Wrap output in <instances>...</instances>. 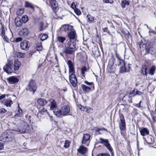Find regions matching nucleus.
I'll list each match as a JSON object with an SVG mask.
<instances>
[{
	"label": "nucleus",
	"instance_id": "obj_1",
	"mask_svg": "<svg viewBox=\"0 0 156 156\" xmlns=\"http://www.w3.org/2000/svg\"><path fill=\"white\" fill-rule=\"evenodd\" d=\"M18 121L21 123L20 127L19 128H14V131L23 133H25L26 130H28L29 129V126L27 124L20 119Z\"/></svg>",
	"mask_w": 156,
	"mask_h": 156
},
{
	"label": "nucleus",
	"instance_id": "obj_2",
	"mask_svg": "<svg viewBox=\"0 0 156 156\" xmlns=\"http://www.w3.org/2000/svg\"><path fill=\"white\" fill-rule=\"evenodd\" d=\"M13 138V134L11 132H9L3 134L0 137V139L3 142H9L11 141Z\"/></svg>",
	"mask_w": 156,
	"mask_h": 156
},
{
	"label": "nucleus",
	"instance_id": "obj_3",
	"mask_svg": "<svg viewBox=\"0 0 156 156\" xmlns=\"http://www.w3.org/2000/svg\"><path fill=\"white\" fill-rule=\"evenodd\" d=\"M37 88V85L35 81L31 80L29 82L27 90H29L30 92H32L34 94L36 91Z\"/></svg>",
	"mask_w": 156,
	"mask_h": 156
},
{
	"label": "nucleus",
	"instance_id": "obj_4",
	"mask_svg": "<svg viewBox=\"0 0 156 156\" xmlns=\"http://www.w3.org/2000/svg\"><path fill=\"white\" fill-rule=\"evenodd\" d=\"M13 62L10 61L8 63L3 67V69L8 73H10L13 72Z\"/></svg>",
	"mask_w": 156,
	"mask_h": 156
},
{
	"label": "nucleus",
	"instance_id": "obj_5",
	"mask_svg": "<svg viewBox=\"0 0 156 156\" xmlns=\"http://www.w3.org/2000/svg\"><path fill=\"white\" fill-rule=\"evenodd\" d=\"M143 47H144L146 53L147 54H150V53H152L151 50L153 48L152 44L149 41H147V43H144L142 45Z\"/></svg>",
	"mask_w": 156,
	"mask_h": 156
},
{
	"label": "nucleus",
	"instance_id": "obj_6",
	"mask_svg": "<svg viewBox=\"0 0 156 156\" xmlns=\"http://www.w3.org/2000/svg\"><path fill=\"white\" fill-rule=\"evenodd\" d=\"M69 80L71 85L75 87L77 85V79L74 74H69Z\"/></svg>",
	"mask_w": 156,
	"mask_h": 156
},
{
	"label": "nucleus",
	"instance_id": "obj_7",
	"mask_svg": "<svg viewBox=\"0 0 156 156\" xmlns=\"http://www.w3.org/2000/svg\"><path fill=\"white\" fill-rule=\"evenodd\" d=\"M114 61L113 59H111L109 60L108 65L107 68L108 71L109 73H112L114 71L115 69V67L114 66Z\"/></svg>",
	"mask_w": 156,
	"mask_h": 156
},
{
	"label": "nucleus",
	"instance_id": "obj_8",
	"mask_svg": "<svg viewBox=\"0 0 156 156\" xmlns=\"http://www.w3.org/2000/svg\"><path fill=\"white\" fill-rule=\"evenodd\" d=\"M99 140L101 143L103 144L107 149L110 151L111 152L112 151V149L111 147L110 144L109 143V142L108 140L104 139L101 138H99Z\"/></svg>",
	"mask_w": 156,
	"mask_h": 156
},
{
	"label": "nucleus",
	"instance_id": "obj_9",
	"mask_svg": "<svg viewBox=\"0 0 156 156\" xmlns=\"http://www.w3.org/2000/svg\"><path fill=\"white\" fill-rule=\"evenodd\" d=\"M67 64L69 68V75L75 74V70L74 65L72 62L70 60H68Z\"/></svg>",
	"mask_w": 156,
	"mask_h": 156
},
{
	"label": "nucleus",
	"instance_id": "obj_10",
	"mask_svg": "<svg viewBox=\"0 0 156 156\" xmlns=\"http://www.w3.org/2000/svg\"><path fill=\"white\" fill-rule=\"evenodd\" d=\"M90 136L89 134H85L83 135L82 143L83 144H86L87 146L89 145L90 140Z\"/></svg>",
	"mask_w": 156,
	"mask_h": 156
},
{
	"label": "nucleus",
	"instance_id": "obj_11",
	"mask_svg": "<svg viewBox=\"0 0 156 156\" xmlns=\"http://www.w3.org/2000/svg\"><path fill=\"white\" fill-rule=\"evenodd\" d=\"M20 48L21 49L27 51L29 49L30 44L27 41H24L20 43Z\"/></svg>",
	"mask_w": 156,
	"mask_h": 156
},
{
	"label": "nucleus",
	"instance_id": "obj_12",
	"mask_svg": "<svg viewBox=\"0 0 156 156\" xmlns=\"http://www.w3.org/2000/svg\"><path fill=\"white\" fill-rule=\"evenodd\" d=\"M49 2L52 9L55 12L58 9V3L55 0H49Z\"/></svg>",
	"mask_w": 156,
	"mask_h": 156
},
{
	"label": "nucleus",
	"instance_id": "obj_13",
	"mask_svg": "<svg viewBox=\"0 0 156 156\" xmlns=\"http://www.w3.org/2000/svg\"><path fill=\"white\" fill-rule=\"evenodd\" d=\"M62 115L65 116L67 115L70 111V108L69 106L65 105L61 108Z\"/></svg>",
	"mask_w": 156,
	"mask_h": 156
},
{
	"label": "nucleus",
	"instance_id": "obj_14",
	"mask_svg": "<svg viewBox=\"0 0 156 156\" xmlns=\"http://www.w3.org/2000/svg\"><path fill=\"white\" fill-rule=\"evenodd\" d=\"M122 118L120 117V123L119 124V126L121 130H124L126 129V123L123 116Z\"/></svg>",
	"mask_w": 156,
	"mask_h": 156
},
{
	"label": "nucleus",
	"instance_id": "obj_15",
	"mask_svg": "<svg viewBox=\"0 0 156 156\" xmlns=\"http://www.w3.org/2000/svg\"><path fill=\"white\" fill-rule=\"evenodd\" d=\"M9 83L10 84H15L18 82L19 80L16 77L12 76L7 79Z\"/></svg>",
	"mask_w": 156,
	"mask_h": 156
},
{
	"label": "nucleus",
	"instance_id": "obj_16",
	"mask_svg": "<svg viewBox=\"0 0 156 156\" xmlns=\"http://www.w3.org/2000/svg\"><path fill=\"white\" fill-rule=\"evenodd\" d=\"M66 47L68 48L74 49L76 48V44L72 40H70L68 42Z\"/></svg>",
	"mask_w": 156,
	"mask_h": 156
},
{
	"label": "nucleus",
	"instance_id": "obj_17",
	"mask_svg": "<svg viewBox=\"0 0 156 156\" xmlns=\"http://www.w3.org/2000/svg\"><path fill=\"white\" fill-rule=\"evenodd\" d=\"M2 103L7 107H10L13 104L12 101L9 99H4L2 101Z\"/></svg>",
	"mask_w": 156,
	"mask_h": 156
},
{
	"label": "nucleus",
	"instance_id": "obj_18",
	"mask_svg": "<svg viewBox=\"0 0 156 156\" xmlns=\"http://www.w3.org/2000/svg\"><path fill=\"white\" fill-rule=\"evenodd\" d=\"M140 134L142 136L147 135L149 134V131L146 128H142L140 129Z\"/></svg>",
	"mask_w": 156,
	"mask_h": 156
},
{
	"label": "nucleus",
	"instance_id": "obj_19",
	"mask_svg": "<svg viewBox=\"0 0 156 156\" xmlns=\"http://www.w3.org/2000/svg\"><path fill=\"white\" fill-rule=\"evenodd\" d=\"M21 63L18 59H16L14 63V69L15 71L18 70L21 66Z\"/></svg>",
	"mask_w": 156,
	"mask_h": 156
},
{
	"label": "nucleus",
	"instance_id": "obj_20",
	"mask_svg": "<svg viewBox=\"0 0 156 156\" xmlns=\"http://www.w3.org/2000/svg\"><path fill=\"white\" fill-rule=\"evenodd\" d=\"M87 149L86 147L80 146L79 148L77 149L78 151L81 154L84 155L87 152Z\"/></svg>",
	"mask_w": 156,
	"mask_h": 156
},
{
	"label": "nucleus",
	"instance_id": "obj_21",
	"mask_svg": "<svg viewBox=\"0 0 156 156\" xmlns=\"http://www.w3.org/2000/svg\"><path fill=\"white\" fill-rule=\"evenodd\" d=\"M61 28L63 29L64 30L71 31L73 30V27L71 25L64 24L62 25Z\"/></svg>",
	"mask_w": 156,
	"mask_h": 156
},
{
	"label": "nucleus",
	"instance_id": "obj_22",
	"mask_svg": "<svg viewBox=\"0 0 156 156\" xmlns=\"http://www.w3.org/2000/svg\"><path fill=\"white\" fill-rule=\"evenodd\" d=\"M68 37L69 38L70 40L75 39L76 37V31L73 30L70 32L68 34Z\"/></svg>",
	"mask_w": 156,
	"mask_h": 156
},
{
	"label": "nucleus",
	"instance_id": "obj_23",
	"mask_svg": "<svg viewBox=\"0 0 156 156\" xmlns=\"http://www.w3.org/2000/svg\"><path fill=\"white\" fill-rule=\"evenodd\" d=\"M81 88L83 92L87 93L90 92L92 89V87L87 86L84 84L81 85Z\"/></svg>",
	"mask_w": 156,
	"mask_h": 156
},
{
	"label": "nucleus",
	"instance_id": "obj_24",
	"mask_svg": "<svg viewBox=\"0 0 156 156\" xmlns=\"http://www.w3.org/2000/svg\"><path fill=\"white\" fill-rule=\"evenodd\" d=\"M50 101L51 104L50 110H53L55 108H56L57 105L56 101L53 99H51L50 100Z\"/></svg>",
	"mask_w": 156,
	"mask_h": 156
},
{
	"label": "nucleus",
	"instance_id": "obj_25",
	"mask_svg": "<svg viewBox=\"0 0 156 156\" xmlns=\"http://www.w3.org/2000/svg\"><path fill=\"white\" fill-rule=\"evenodd\" d=\"M37 102L38 105L41 106H43L46 104L47 101L44 98H40L38 99Z\"/></svg>",
	"mask_w": 156,
	"mask_h": 156
},
{
	"label": "nucleus",
	"instance_id": "obj_26",
	"mask_svg": "<svg viewBox=\"0 0 156 156\" xmlns=\"http://www.w3.org/2000/svg\"><path fill=\"white\" fill-rule=\"evenodd\" d=\"M23 22L21 21V20L18 17H16L15 20V23L16 26L17 27H19L21 26Z\"/></svg>",
	"mask_w": 156,
	"mask_h": 156
},
{
	"label": "nucleus",
	"instance_id": "obj_27",
	"mask_svg": "<svg viewBox=\"0 0 156 156\" xmlns=\"http://www.w3.org/2000/svg\"><path fill=\"white\" fill-rule=\"evenodd\" d=\"M74 49L68 48L66 46L64 51V52L66 54H72L74 52Z\"/></svg>",
	"mask_w": 156,
	"mask_h": 156
},
{
	"label": "nucleus",
	"instance_id": "obj_28",
	"mask_svg": "<svg viewBox=\"0 0 156 156\" xmlns=\"http://www.w3.org/2000/svg\"><path fill=\"white\" fill-rule=\"evenodd\" d=\"M18 109L16 115H14L15 117H20L23 115V111L20 108L19 105H18Z\"/></svg>",
	"mask_w": 156,
	"mask_h": 156
},
{
	"label": "nucleus",
	"instance_id": "obj_29",
	"mask_svg": "<svg viewBox=\"0 0 156 156\" xmlns=\"http://www.w3.org/2000/svg\"><path fill=\"white\" fill-rule=\"evenodd\" d=\"M53 112L57 116H59L62 115V111L57 108L53 110Z\"/></svg>",
	"mask_w": 156,
	"mask_h": 156
},
{
	"label": "nucleus",
	"instance_id": "obj_30",
	"mask_svg": "<svg viewBox=\"0 0 156 156\" xmlns=\"http://www.w3.org/2000/svg\"><path fill=\"white\" fill-rule=\"evenodd\" d=\"M125 66L120 67V72L121 73H123L129 71L130 67L128 66V68H126Z\"/></svg>",
	"mask_w": 156,
	"mask_h": 156
},
{
	"label": "nucleus",
	"instance_id": "obj_31",
	"mask_svg": "<svg viewBox=\"0 0 156 156\" xmlns=\"http://www.w3.org/2000/svg\"><path fill=\"white\" fill-rule=\"evenodd\" d=\"M20 34L23 36H26L28 34V31L27 29H23L20 31Z\"/></svg>",
	"mask_w": 156,
	"mask_h": 156
},
{
	"label": "nucleus",
	"instance_id": "obj_32",
	"mask_svg": "<svg viewBox=\"0 0 156 156\" xmlns=\"http://www.w3.org/2000/svg\"><path fill=\"white\" fill-rule=\"evenodd\" d=\"M84 83L87 85H88L89 87H92V90H94V84L93 82H89L85 80L84 81Z\"/></svg>",
	"mask_w": 156,
	"mask_h": 156
},
{
	"label": "nucleus",
	"instance_id": "obj_33",
	"mask_svg": "<svg viewBox=\"0 0 156 156\" xmlns=\"http://www.w3.org/2000/svg\"><path fill=\"white\" fill-rule=\"evenodd\" d=\"M130 1H129L124 0L122 2L121 5L122 8H124L126 5H129Z\"/></svg>",
	"mask_w": 156,
	"mask_h": 156
},
{
	"label": "nucleus",
	"instance_id": "obj_34",
	"mask_svg": "<svg viewBox=\"0 0 156 156\" xmlns=\"http://www.w3.org/2000/svg\"><path fill=\"white\" fill-rule=\"evenodd\" d=\"M48 35L45 34H42L40 35L39 37L41 41H43L48 38Z\"/></svg>",
	"mask_w": 156,
	"mask_h": 156
},
{
	"label": "nucleus",
	"instance_id": "obj_35",
	"mask_svg": "<svg viewBox=\"0 0 156 156\" xmlns=\"http://www.w3.org/2000/svg\"><path fill=\"white\" fill-rule=\"evenodd\" d=\"M139 93H140V92L138 91L137 89H135L132 92L129 93V94L130 95H131L132 96H134L136 95L140 94Z\"/></svg>",
	"mask_w": 156,
	"mask_h": 156
},
{
	"label": "nucleus",
	"instance_id": "obj_36",
	"mask_svg": "<svg viewBox=\"0 0 156 156\" xmlns=\"http://www.w3.org/2000/svg\"><path fill=\"white\" fill-rule=\"evenodd\" d=\"M66 40V38L65 37L62 36H58L57 37V41L61 43H63Z\"/></svg>",
	"mask_w": 156,
	"mask_h": 156
},
{
	"label": "nucleus",
	"instance_id": "obj_37",
	"mask_svg": "<svg viewBox=\"0 0 156 156\" xmlns=\"http://www.w3.org/2000/svg\"><path fill=\"white\" fill-rule=\"evenodd\" d=\"M117 58L118 62V65H122L123 66H125V64L123 60L121 59L119 56H117Z\"/></svg>",
	"mask_w": 156,
	"mask_h": 156
},
{
	"label": "nucleus",
	"instance_id": "obj_38",
	"mask_svg": "<svg viewBox=\"0 0 156 156\" xmlns=\"http://www.w3.org/2000/svg\"><path fill=\"white\" fill-rule=\"evenodd\" d=\"M155 70V66L153 65L151 68L149 72V73L151 75H154V72Z\"/></svg>",
	"mask_w": 156,
	"mask_h": 156
},
{
	"label": "nucleus",
	"instance_id": "obj_39",
	"mask_svg": "<svg viewBox=\"0 0 156 156\" xmlns=\"http://www.w3.org/2000/svg\"><path fill=\"white\" fill-rule=\"evenodd\" d=\"M25 7L30 8L32 9H34V7L31 3L28 2H25Z\"/></svg>",
	"mask_w": 156,
	"mask_h": 156
},
{
	"label": "nucleus",
	"instance_id": "obj_40",
	"mask_svg": "<svg viewBox=\"0 0 156 156\" xmlns=\"http://www.w3.org/2000/svg\"><path fill=\"white\" fill-rule=\"evenodd\" d=\"M24 12V9H18L17 12L16 14L17 15L20 16L22 15Z\"/></svg>",
	"mask_w": 156,
	"mask_h": 156
},
{
	"label": "nucleus",
	"instance_id": "obj_41",
	"mask_svg": "<svg viewBox=\"0 0 156 156\" xmlns=\"http://www.w3.org/2000/svg\"><path fill=\"white\" fill-rule=\"evenodd\" d=\"M0 26L1 27V29L0 30L1 35L3 37H4L5 38L6 37L5 36V28L4 27H2L1 24H0Z\"/></svg>",
	"mask_w": 156,
	"mask_h": 156
},
{
	"label": "nucleus",
	"instance_id": "obj_42",
	"mask_svg": "<svg viewBox=\"0 0 156 156\" xmlns=\"http://www.w3.org/2000/svg\"><path fill=\"white\" fill-rule=\"evenodd\" d=\"M16 55L18 58H23L25 57V53L18 52L16 53Z\"/></svg>",
	"mask_w": 156,
	"mask_h": 156
},
{
	"label": "nucleus",
	"instance_id": "obj_43",
	"mask_svg": "<svg viewBox=\"0 0 156 156\" xmlns=\"http://www.w3.org/2000/svg\"><path fill=\"white\" fill-rule=\"evenodd\" d=\"M80 70L83 76L84 77L85 76V73L87 70V68L85 66H83L81 69Z\"/></svg>",
	"mask_w": 156,
	"mask_h": 156
},
{
	"label": "nucleus",
	"instance_id": "obj_44",
	"mask_svg": "<svg viewBox=\"0 0 156 156\" xmlns=\"http://www.w3.org/2000/svg\"><path fill=\"white\" fill-rule=\"evenodd\" d=\"M21 20L22 22L25 23L28 21V18L27 16L24 15L22 17Z\"/></svg>",
	"mask_w": 156,
	"mask_h": 156
},
{
	"label": "nucleus",
	"instance_id": "obj_45",
	"mask_svg": "<svg viewBox=\"0 0 156 156\" xmlns=\"http://www.w3.org/2000/svg\"><path fill=\"white\" fill-rule=\"evenodd\" d=\"M147 68L145 67H143L141 69V73L144 75H147Z\"/></svg>",
	"mask_w": 156,
	"mask_h": 156
},
{
	"label": "nucleus",
	"instance_id": "obj_46",
	"mask_svg": "<svg viewBox=\"0 0 156 156\" xmlns=\"http://www.w3.org/2000/svg\"><path fill=\"white\" fill-rule=\"evenodd\" d=\"M80 109L81 111H86L87 110V107L86 106H83L81 105L79 106Z\"/></svg>",
	"mask_w": 156,
	"mask_h": 156
},
{
	"label": "nucleus",
	"instance_id": "obj_47",
	"mask_svg": "<svg viewBox=\"0 0 156 156\" xmlns=\"http://www.w3.org/2000/svg\"><path fill=\"white\" fill-rule=\"evenodd\" d=\"M69 145V142L68 140H66L65 141L64 144V147L65 148H68Z\"/></svg>",
	"mask_w": 156,
	"mask_h": 156
},
{
	"label": "nucleus",
	"instance_id": "obj_48",
	"mask_svg": "<svg viewBox=\"0 0 156 156\" xmlns=\"http://www.w3.org/2000/svg\"><path fill=\"white\" fill-rule=\"evenodd\" d=\"M47 110L45 108L42 109L40 111V113L42 115L44 114L45 113H48Z\"/></svg>",
	"mask_w": 156,
	"mask_h": 156
},
{
	"label": "nucleus",
	"instance_id": "obj_49",
	"mask_svg": "<svg viewBox=\"0 0 156 156\" xmlns=\"http://www.w3.org/2000/svg\"><path fill=\"white\" fill-rule=\"evenodd\" d=\"M42 49L41 44V43L39 45H37L36 47V49L38 51H41Z\"/></svg>",
	"mask_w": 156,
	"mask_h": 156
},
{
	"label": "nucleus",
	"instance_id": "obj_50",
	"mask_svg": "<svg viewBox=\"0 0 156 156\" xmlns=\"http://www.w3.org/2000/svg\"><path fill=\"white\" fill-rule=\"evenodd\" d=\"M74 11L76 14L77 15H80L81 14L80 11L78 9H74Z\"/></svg>",
	"mask_w": 156,
	"mask_h": 156
},
{
	"label": "nucleus",
	"instance_id": "obj_51",
	"mask_svg": "<svg viewBox=\"0 0 156 156\" xmlns=\"http://www.w3.org/2000/svg\"><path fill=\"white\" fill-rule=\"evenodd\" d=\"M7 112V110L4 108H1L0 109V113L3 114Z\"/></svg>",
	"mask_w": 156,
	"mask_h": 156
},
{
	"label": "nucleus",
	"instance_id": "obj_52",
	"mask_svg": "<svg viewBox=\"0 0 156 156\" xmlns=\"http://www.w3.org/2000/svg\"><path fill=\"white\" fill-rule=\"evenodd\" d=\"M43 23L42 22H41L39 24V30L40 31H42L43 30Z\"/></svg>",
	"mask_w": 156,
	"mask_h": 156
},
{
	"label": "nucleus",
	"instance_id": "obj_53",
	"mask_svg": "<svg viewBox=\"0 0 156 156\" xmlns=\"http://www.w3.org/2000/svg\"><path fill=\"white\" fill-rule=\"evenodd\" d=\"M151 51H152L151 52L152 53H150V54L152 55H156V49L153 47V48L151 50Z\"/></svg>",
	"mask_w": 156,
	"mask_h": 156
},
{
	"label": "nucleus",
	"instance_id": "obj_54",
	"mask_svg": "<svg viewBox=\"0 0 156 156\" xmlns=\"http://www.w3.org/2000/svg\"><path fill=\"white\" fill-rule=\"evenodd\" d=\"M93 109L92 108L87 107V110L86 111L87 112L92 113L93 112Z\"/></svg>",
	"mask_w": 156,
	"mask_h": 156
},
{
	"label": "nucleus",
	"instance_id": "obj_55",
	"mask_svg": "<svg viewBox=\"0 0 156 156\" xmlns=\"http://www.w3.org/2000/svg\"><path fill=\"white\" fill-rule=\"evenodd\" d=\"M71 7L74 10V9H76V4H75V3L74 2H73L72 3L71 5Z\"/></svg>",
	"mask_w": 156,
	"mask_h": 156
},
{
	"label": "nucleus",
	"instance_id": "obj_56",
	"mask_svg": "<svg viewBox=\"0 0 156 156\" xmlns=\"http://www.w3.org/2000/svg\"><path fill=\"white\" fill-rule=\"evenodd\" d=\"M102 129V130H105V128H103L102 129H98L97 130H96L95 131V133L96 134H100L101 133H100L99 131L101 130Z\"/></svg>",
	"mask_w": 156,
	"mask_h": 156
},
{
	"label": "nucleus",
	"instance_id": "obj_57",
	"mask_svg": "<svg viewBox=\"0 0 156 156\" xmlns=\"http://www.w3.org/2000/svg\"><path fill=\"white\" fill-rule=\"evenodd\" d=\"M148 140H147V143L149 144H151L153 143L154 141L152 139V138L150 137V138H148Z\"/></svg>",
	"mask_w": 156,
	"mask_h": 156
},
{
	"label": "nucleus",
	"instance_id": "obj_58",
	"mask_svg": "<svg viewBox=\"0 0 156 156\" xmlns=\"http://www.w3.org/2000/svg\"><path fill=\"white\" fill-rule=\"evenodd\" d=\"M97 156H110V155L106 153H101L98 154Z\"/></svg>",
	"mask_w": 156,
	"mask_h": 156
},
{
	"label": "nucleus",
	"instance_id": "obj_59",
	"mask_svg": "<svg viewBox=\"0 0 156 156\" xmlns=\"http://www.w3.org/2000/svg\"><path fill=\"white\" fill-rule=\"evenodd\" d=\"M103 2L106 3H113L112 0H103Z\"/></svg>",
	"mask_w": 156,
	"mask_h": 156
},
{
	"label": "nucleus",
	"instance_id": "obj_60",
	"mask_svg": "<svg viewBox=\"0 0 156 156\" xmlns=\"http://www.w3.org/2000/svg\"><path fill=\"white\" fill-rule=\"evenodd\" d=\"M22 40V38L21 37H18L15 40V41L16 42H18L21 41Z\"/></svg>",
	"mask_w": 156,
	"mask_h": 156
},
{
	"label": "nucleus",
	"instance_id": "obj_61",
	"mask_svg": "<svg viewBox=\"0 0 156 156\" xmlns=\"http://www.w3.org/2000/svg\"><path fill=\"white\" fill-rule=\"evenodd\" d=\"M141 102V101H140L139 103L135 104L134 106L136 107H138L139 108L141 107V106H140V105Z\"/></svg>",
	"mask_w": 156,
	"mask_h": 156
},
{
	"label": "nucleus",
	"instance_id": "obj_62",
	"mask_svg": "<svg viewBox=\"0 0 156 156\" xmlns=\"http://www.w3.org/2000/svg\"><path fill=\"white\" fill-rule=\"evenodd\" d=\"M4 148L3 144L2 143H0V150H2Z\"/></svg>",
	"mask_w": 156,
	"mask_h": 156
},
{
	"label": "nucleus",
	"instance_id": "obj_63",
	"mask_svg": "<svg viewBox=\"0 0 156 156\" xmlns=\"http://www.w3.org/2000/svg\"><path fill=\"white\" fill-rule=\"evenodd\" d=\"M5 94H3L0 96V100L5 98Z\"/></svg>",
	"mask_w": 156,
	"mask_h": 156
},
{
	"label": "nucleus",
	"instance_id": "obj_64",
	"mask_svg": "<svg viewBox=\"0 0 156 156\" xmlns=\"http://www.w3.org/2000/svg\"><path fill=\"white\" fill-rule=\"evenodd\" d=\"M108 30V28L105 27L103 29V31L104 32H107Z\"/></svg>",
	"mask_w": 156,
	"mask_h": 156
}]
</instances>
